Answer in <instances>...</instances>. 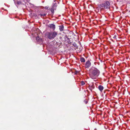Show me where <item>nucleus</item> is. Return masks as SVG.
<instances>
[{
    "instance_id": "1",
    "label": "nucleus",
    "mask_w": 130,
    "mask_h": 130,
    "mask_svg": "<svg viewBox=\"0 0 130 130\" xmlns=\"http://www.w3.org/2000/svg\"><path fill=\"white\" fill-rule=\"evenodd\" d=\"M100 73V71L95 67H92L90 70V76L93 79H96Z\"/></svg>"
},
{
    "instance_id": "10",
    "label": "nucleus",
    "mask_w": 130,
    "mask_h": 130,
    "mask_svg": "<svg viewBox=\"0 0 130 130\" xmlns=\"http://www.w3.org/2000/svg\"><path fill=\"white\" fill-rule=\"evenodd\" d=\"M15 4H20L21 2L19 1L18 0H13Z\"/></svg>"
},
{
    "instance_id": "17",
    "label": "nucleus",
    "mask_w": 130,
    "mask_h": 130,
    "mask_svg": "<svg viewBox=\"0 0 130 130\" xmlns=\"http://www.w3.org/2000/svg\"><path fill=\"white\" fill-rule=\"evenodd\" d=\"M116 35H115L113 37V38L115 39L116 38Z\"/></svg>"
},
{
    "instance_id": "16",
    "label": "nucleus",
    "mask_w": 130,
    "mask_h": 130,
    "mask_svg": "<svg viewBox=\"0 0 130 130\" xmlns=\"http://www.w3.org/2000/svg\"><path fill=\"white\" fill-rule=\"evenodd\" d=\"M49 8V7H48L47 6H46L45 7V9H48V8Z\"/></svg>"
},
{
    "instance_id": "4",
    "label": "nucleus",
    "mask_w": 130,
    "mask_h": 130,
    "mask_svg": "<svg viewBox=\"0 0 130 130\" xmlns=\"http://www.w3.org/2000/svg\"><path fill=\"white\" fill-rule=\"evenodd\" d=\"M57 6V3L55 2L54 3L51 9V11L52 13L54 12V10H55Z\"/></svg>"
},
{
    "instance_id": "7",
    "label": "nucleus",
    "mask_w": 130,
    "mask_h": 130,
    "mask_svg": "<svg viewBox=\"0 0 130 130\" xmlns=\"http://www.w3.org/2000/svg\"><path fill=\"white\" fill-rule=\"evenodd\" d=\"M36 39L37 41L38 42L40 43H42V39L40 38L38 36L36 37Z\"/></svg>"
},
{
    "instance_id": "6",
    "label": "nucleus",
    "mask_w": 130,
    "mask_h": 130,
    "mask_svg": "<svg viewBox=\"0 0 130 130\" xmlns=\"http://www.w3.org/2000/svg\"><path fill=\"white\" fill-rule=\"evenodd\" d=\"M49 27L53 30H54L55 28V26L53 24H51L49 25Z\"/></svg>"
},
{
    "instance_id": "14",
    "label": "nucleus",
    "mask_w": 130,
    "mask_h": 130,
    "mask_svg": "<svg viewBox=\"0 0 130 130\" xmlns=\"http://www.w3.org/2000/svg\"><path fill=\"white\" fill-rule=\"evenodd\" d=\"M85 83L83 81H82L81 82V84L82 85H84L85 84Z\"/></svg>"
},
{
    "instance_id": "2",
    "label": "nucleus",
    "mask_w": 130,
    "mask_h": 130,
    "mask_svg": "<svg viewBox=\"0 0 130 130\" xmlns=\"http://www.w3.org/2000/svg\"><path fill=\"white\" fill-rule=\"evenodd\" d=\"M57 32L53 31L47 32L46 34V36L48 38L50 39H54L57 35Z\"/></svg>"
},
{
    "instance_id": "5",
    "label": "nucleus",
    "mask_w": 130,
    "mask_h": 130,
    "mask_svg": "<svg viewBox=\"0 0 130 130\" xmlns=\"http://www.w3.org/2000/svg\"><path fill=\"white\" fill-rule=\"evenodd\" d=\"M91 65V63L88 60L87 61L85 64V67L86 68H88Z\"/></svg>"
},
{
    "instance_id": "8",
    "label": "nucleus",
    "mask_w": 130,
    "mask_h": 130,
    "mask_svg": "<svg viewBox=\"0 0 130 130\" xmlns=\"http://www.w3.org/2000/svg\"><path fill=\"white\" fill-rule=\"evenodd\" d=\"M59 29L60 31H62L64 30V27L62 25H61L59 26Z\"/></svg>"
},
{
    "instance_id": "9",
    "label": "nucleus",
    "mask_w": 130,
    "mask_h": 130,
    "mask_svg": "<svg viewBox=\"0 0 130 130\" xmlns=\"http://www.w3.org/2000/svg\"><path fill=\"white\" fill-rule=\"evenodd\" d=\"M98 88L99 90L101 92H102V91L104 89L102 85H100L99 86Z\"/></svg>"
},
{
    "instance_id": "11",
    "label": "nucleus",
    "mask_w": 130,
    "mask_h": 130,
    "mask_svg": "<svg viewBox=\"0 0 130 130\" xmlns=\"http://www.w3.org/2000/svg\"><path fill=\"white\" fill-rule=\"evenodd\" d=\"M80 61L82 62H85V59L83 57H82L80 58Z\"/></svg>"
},
{
    "instance_id": "12",
    "label": "nucleus",
    "mask_w": 130,
    "mask_h": 130,
    "mask_svg": "<svg viewBox=\"0 0 130 130\" xmlns=\"http://www.w3.org/2000/svg\"><path fill=\"white\" fill-rule=\"evenodd\" d=\"M39 15L41 16V17H42L45 16L46 15V13L41 14H39Z\"/></svg>"
},
{
    "instance_id": "3",
    "label": "nucleus",
    "mask_w": 130,
    "mask_h": 130,
    "mask_svg": "<svg viewBox=\"0 0 130 130\" xmlns=\"http://www.w3.org/2000/svg\"><path fill=\"white\" fill-rule=\"evenodd\" d=\"M101 7H104L105 9H107L109 8L110 7V4L109 2L108 1H106L102 5Z\"/></svg>"
},
{
    "instance_id": "13",
    "label": "nucleus",
    "mask_w": 130,
    "mask_h": 130,
    "mask_svg": "<svg viewBox=\"0 0 130 130\" xmlns=\"http://www.w3.org/2000/svg\"><path fill=\"white\" fill-rule=\"evenodd\" d=\"M19 1V2H21V3L20 4H19V5H20L21 4V2L22 1H27L28 0H18ZM18 5H19V4H18Z\"/></svg>"
},
{
    "instance_id": "15",
    "label": "nucleus",
    "mask_w": 130,
    "mask_h": 130,
    "mask_svg": "<svg viewBox=\"0 0 130 130\" xmlns=\"http://www.w3.org/2000/svg\"><path fill=\"white\" fill-rule=\"evenodd\" d=\"M84 102L86 103V104H87V101H86L85 100L84 101Z\"/></svg>"
}]
</instances>
